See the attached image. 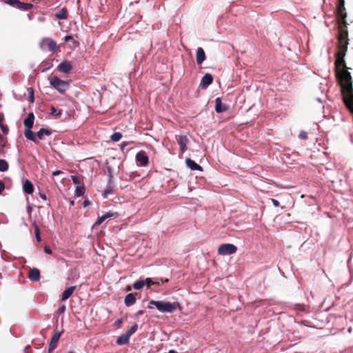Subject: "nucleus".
Here are the masks:
<instances>
[{
  "label": "nucleus",
  "instance_id": "11",
  "mask_svg": "<svg viewBox=\"0 0 353 353\" xmlns=\"http://www.w3.org/2000/svg\"><path fill=\"white\" fill-rule=\"evenodd\" d=\"M213 81V77L210 74H205L201 79L200 86L203 89L207 88Z\"/></svg>",
  "mask_w": 353,
  "mask_h": 353
},
{
  "label": "nucleus",
  "instance_id": "31",
  "mask_svg": "<svg viewBox=\"0 0 353 353\" xmlns=\"http://www.w3.org/2000/svg\"><path fill=\"white\" fill-rule=\"evenodd\" d=\"M137 328H138V325L137 324H134V325H132L130 330H128L125 334H128V336L130 337V336L132 334H133L137 330Z\"/></svg>",
  "mask_w": 353,
  "mask_h": 353
},
{
  "label": "nucleus",
  "instance_id": "49",
  "mask_svg": "<svg viewBox=\"0 0 353 353\" xmlns=\"http://www.w3.org/2000/svg\"><path fill=\"white\" fill-rule=\"evenodd\" d=\"M3 116L1 113H0V125L1 123H3Z\"/></svg>",
  "mask_w": 353,
  "mask_h": 353
},
{
  "label": "nucleus",
  "instance_id": "17",
  "mask_svg": "<svg viewBox=\"0 0 353 353\" xmlns=\"http://www.w3.org/2000/svg\"><path fill=\"white\" fill-rule=\"evenodd\" d=\"M77 288L76 285L70 286L66 290L63 291L61 294V300L65 301L67 300L74 292L75 289Z\"/></svg>",
  "mask_w": 353,
  "mask_h": 353
},
{
  "label": "nucleus",
  "instance_id": "37",
  "mask_svg": "<svg viewBox=\"0 0 353 353\" xmlns=\"http://www.w3.org/2000/svg\"><path fill=\"white\" fill-rule=\"evenodd\" d=\"M72 182L75 184V185H79L81 184V180L79 179V178L77 176H72Z\"/></svg>",
  "mask_w": 353,
  "mask_h": 353
},
{
  "label": "nucleus",
  "instance_id": "36",
  "mask_svg": "<svg viewBox=\"0 0 353 353\" xmlns=\"http://www.w3.org/2000/svg\"><path fill=\"white\" fill-rule=\"evenodd\" d=\"M112 193V189L110 186L107 187L103 191V196L107 197L108 194Z\"/></svg>",
  "mask_w": 353,
  "mask_h": 353
},
{
  "label": "nucleus",
  "instance_id": "26",
  "mask_svg": "<svg viewBox=\"0 0 353 353\" xmlns=\"http://www.w3.org/2000/svg\"><path fill=\"white\" fill-rule=\"evenodd\" d=\"M145 285V280H139L134 283L133 288L136 290L141 289Z\"/></svg>",
  "mask_w": 353,
  "mask_h": 353
},
{
  "label": "nucleus",
  "instance_id": "15",
  "mask_svg": "<svg viewBox=\"0 0 353 353\" xmlns=\"http://www.w3.org/2000/svg\"><path fill=\"white\" fill-rule=\"evenodd\" d=\"M169 281L168 279H157L156 281H152L151 278H147L145 279V285L149 288L152 285H159L161 283H168Z\"/></svg>",
  "mask_w": 353,
  "mask_h": 353
},
{
  "label": "nucleus",
  "instance_id": "10",
  "mask_svg": "<svg viewBox=\"0 0 353 353\" xmlns=\"http://www.w3.org/2000/svg\"><path fill=\"white\" fill-rule=\"evenodd\" d=\"M72 68V64L68 61L61 62L58 66L57 69L59 71L63 73H69Z\"/></svg>",
  "mask_w": 353,
  "mask_h": 353
},
{
  "label": "nucleus",
  "instance_id": "4",
  "mask_svg": "<svg viewBox=\"0 0 353 353\" xmlns=\"http://www.w3.org/2000/svg\"><path fill=\"white\" fill-rule=\"evenodd\" d=\"M49 80L50 86L61 94H64L69 88L70 83L68 81L62 80L56 76L50 77Z\"/></svg>",
  "mask_w": 353,
  "mask_h": 353
},
{
  "label": "nucleus",
  "instance_id": "38",
  "mask_svg": "<svg viewBox=\"0 0 353 353\" xmlns=\"http://www.w3.org/2000/svg\"><path fill=\"white\" fill-rule=\"evenodd\" d=\"M0 128L2 130V132H3V134H6L8 133L9 129L6 125L1 123L0 125Z\"/></svg>",
  "mask_w": 353,
  "mask_h": 353
},
{
  "label": "nucleus",
  "instance_id": "41",
  "mask_svg": "<svg viewBox=\"0 0 353 353\" xmlns=\"http://www.w3.org/2000/svg\"><path fill=\"white\" fill-rule=\"evenodd\" d=\"M123 323V319H118L115 323H114V325L117 327H120L121 326Z\"/></svg>",
  "mask_w": 353,
  "mask_h": 353
},
{
  "label": "nucleus",
  "instance_id": "40",
  "mask_svg": "<svg viewBox=\"0 0 353 353\" xmlns=\"http://www.w3.org/2000/svg\"><path fill=\"white\" fill-rule=\"evenodd\" d=\"M299 138L303 140H305L307 139V134L306 132L301 131L299 135Z\"/></svg>",
  "mask_w": 353,
  "mask_h": 353
},
{
  "label": "nucleus",
  "instance_id": "3",
  "mask_svg": "<svg viewBox=\"0 0 353 353\" xmlns=\"http://www.w3.org/2000/svg\"><path fill=\"white\" fill-rule=\"evenodd\" d=\"M34 121V115L33 112H30L28 114V117L24 119L23 124L26 127L24 131V135L26 138L30 141H33L35 143H38L37 139L34 135V132L32 131V128L33 127Z\"/></svg>",
  "mask_w": 353,
  "mask_h": 353
},
{
  "label": "nucleus",
  "instance_id": "9",
  "mask_svg": "<svg viewBox=\"0 0 353 353\" xmlns=\"http://www.w3.org/2000/svg\"><path fill=\"white\" fill-rule=\"evenodd\" d=\"M136 160L143 166L148 164V157L144 151H140L136 154Z\"/></svg>",
  "mask_w": 353,
  "mask_h": 353
},
{
  "label": "nucleus",
  "instance_id": "7",
  "mask_svg": "<svg viewBox=\"0 0 353 353\" xmlns=\"http://www.w3.org/2000/svg\"><path fill=\"white\" fill-rule=\"evenodd\" d=\"M62 332H56L52 336L50 343L49 344L48 352L52 353L54 349L57 347L59 339Z\"/></svg>",
  "mask_w": 353,
  "mask_h": 353
},
{
  "label": "nucleus",
  "instance_id": "43",
  "mask_svg": "<svg viewBox=\"0 0 353 353\" xmlns=\"http://www.w3.org/2000/svg\"><path fill=\"white\" fill-rule=\"evenodd\" d=\"M4 189H5L4 183L1 181H0V194L2 193V192L4 190Z\"/></svg>",
  "mask_w": 353,
  "mask_h": 353
},
{
  "label": "nucleus",
  "instance_id": "24",
  "mask_svg": "<svg viewBox=\"0 0 353 353\" xmlns=\"http://www.w3.org/2000/svg\"><path fill=\"white\" fill-rule=\"evenodd\" d=\"M33 7L32 4L28 3H23L19 1V3H17V5L16 6L17 8L23 10V11H28L32 9Z\"/></svg>",
  "mask_w": 353,
  "mask_h": 353
},
{
  "label": "nucleus",
  "instance_id": "8",
  "mask_svg": "<svg viewBox=\"0 0 353 353\" xmlns=\"http://www.w3.org/2000/svg\"><path fill=\"white\" fill-rule=\"evenodd\" d=\"M42 44L47 46L48 49L52 52H55L58 48L57 43L50 38H44L42 40Z\"/></svg>",
  "mask_w": 353,
  "mask_h": 353
},
{
  "label": "nucleus",
  "instance_id": "52",
  "mask_svg": "<svg viewBox=\"0 0 353 353\" xmlns=\"http://www.w3.org/2000/svg\"><path fill=\"white\" fill-rule=\"evenodd\" d=\"M68 353H75V352H72V351H70V352H68Z\"/></svg>",
  "mask_w": 353,
  "mask_h": 353
},
{
  "label": "nucleus",
  "instance_id": "47",
  "mask_svg": "<svg viewBox=\"0 0 353 353\" xmlns=\"http://www.w3.org/2000/svg\"><path fill=\"white\" fill-rule=\"evenodd\" d=\"M89 204H90V201H89L88 200H85V201H83V206H84V207H86V206H87V205H88Z\"/></svg>",
  "mask_w": 353,
  "mask_h": 353
},
{
  "label": "nucleus",
  "instance_id": "1",
  "mask_svg": "<svg viewBox=\"0 0 353 353\" xmlns=\"http://www.w3.org/2000/svg\"><path fill=\"white\" fill-rule=\"evenodd\" d=\"M336 16L339 24L338 52L334 62L336 77L341 85L343 101L347 108L353 114V88L352 79L349 68L344 60L349 44L347 30L345 0H339L336 8Z\"/></svg>",
  "mask_w": 353,
  "mask_h": 353
},
{
  "label": "nucleus",
  "instance_id": "32",
  "mask_svg": "<svg viewBox=\"0 0 353 353\" xmlns=\"http://www.w3.org/2000/svg\"><path fill=\"white\" fill-rule=\"evenodd\" d=\"M50 114L56 116V117H60V116L61 115V110H60L57 112V109L54 106H51Z\"/></svg>",
  "mask_w": 353,
  "mask_h": 353
},
{
  "label": "nucleus",
  "instance_id": "19",
  "mask_svg": "<svg viewBox=\"0 0 353 353\" xmlns=\"http://www.w3.org/2000/svg\"><path fill=\"white\" fill-rule=\"evenodd\" d=\"M136 302L135 294L130 293L128 294L124 299V303L126 306L130 307L134 305Z\"/></svg>",
  "mask_w": 353,
  "mask_h": 353
},
{
  "label": "nucleus",
  "instance_id": "51",
  "mask_svg": "<svg viewBox=\"0 0 353 353\" xmlns=\"http://www.w3.org/2000/svg\"><path fill=\"white\" fill-rule=\"evenodd\" d=\"M126 290L127 291H130L131 290V288L130 286H128Z\"/></svg>",
  "mask_w": 353,
  "mask_h": 353
},
{
  "label": "nucleus",
  "instance_id": "35",
  "mask_svg": "<svg viewBox=\"0 0 353 353\" xmlns=\"http://www.w3.org/2000/svg\"><path fill=\"white\" fill-rule=\"evenodd\" d=\"M5 3L12 7L16 8L17 3H19V0H6Z\"/></svg>",
  "mask_w": 353,
  "mask_h": 353
},
{
  "label": "nucleus",
  "instance_id": "22",
  "mask_svg": "<svg viewBox=\"0 0 353 353\" xmlns=\"http://www.w3.org/2000/svg\"><path fill=\"white\" fill-rule=\"evenodd\" d=\"M114 216V213L112 212H107L104 215L99 217L95 221L94 226H98L101 225L105 219L108 218H112Z\"/></svg>",
  "mask_w": 353,
  "mask_h": 353
},
{
  "label": "nucleus",
  "instance_id": "18",
  "mask_svg": "<svg viewBox=\"0 0 353 353\" xmlns=\"http://www.w3.org/2000/svg\"><path fill=\"white\" fill-rule=\"evenodd\" d=\"M54 17L58 19H67L68 11L66 8H62L54 14Z\"/></svg>",
  "mask_w": 353,
  "mask_h": 353
},
{
  "label": "nucleus",
  "instance_id": "25",
  "mask_svg": "<svg viewBox=\"0 0 353 353\" xmlns=\"http://www.w3.org/2000/svg\"><path fill=\"white\" fill-rule=\"evenodd\" d=\"M32 225L34 226V235H35V238L37 241V242H41V236H40V230H39V226L37 225V224L36 223V222H33L32 223Z\"/></svg>",
  "mask_w": 353,
  "mask_h": 353
},
{
  "label": "nucleus",
  "instance_id": "53",
  "mask_svg": "<svg viewBox=\"0 0 353 353\" xmlns=\"http://www.w3.org/2000/svg\"><path fill=\"white\" fill-rule=\"evenodd\" d=\"M70 204H71V205H73V204H74V201H71V202H70Z\"/></svg>",
  "mask_w": 353,
  "mask_h": 353
},
{
  "label": "nucleus",
  "instance_id": "29",
  "mask_svg": "<svg viewBox=\"0 0 353 353\" xmlns=\"http://www.w3.org/2000/svg\"><path fill=\"white\" fill-rule=\"evenodd\" d=\"M122 137V134L120 132H114L112 134L110 137V139L112 141L117 142L119 141Z\"/></svg>",
  "mask_w": 353,
  "mask_h": 353
},
{
  "label": "nucleus",
  "instance_id": "44",
  "mask_svg": "<svg viewBox=\"0 0 353 353\" xmlns=\"http://www.w3.org/2000/svg\"><path fill=\"white\" fill-rule=\"evenodd\" d=\"M44 251L47 254H51L52 253V250L50 247L48 246H45L44 248Z\"/></svg>",
  "mask_w": 353,
  "mask_h": 353
},
{
  "label": "nucleus",
  "instance_id": "13",
  "mask_svg": "<svg viewBox=\"0 0 353 353\" xmlns=\"http://www.w3.org/2000/svg\"><path fill=\"white\" fill-rule=\"evenodd\" d=\"M40 271L37 268H32L28 272V278L32 281H38L40 279Z\"/></svg>",
  "mask_w": 353,
  "mask_h": 353
},
{
  "label": "nucleus",
  "instance_id": "34",
  "mask_svg": "<svg viewBox=\"0 0 353 353\" xmlns=\"http://www.w3.org/2000/svg\"><path fill=\"white\" fill-rule=\"evenodd\" d=\"M29 92V101L30 103H33L34 101V90L32 88L28 89Z\"/></svg>",
  "mask_w": 353,
  "mask_h": 353
},
{
  "label": "nucleus",
  "instance_id": "48",
  "mask_svg": "<svg viewBox=\"0 0 353 353\" xmlns=\"http://www.w3.org/2000/svg\"><path fill=\"white\" fill-rule=\"evenodd\" d=\"M61 172V171H60V170H57V171H54V172H52V175H53V176H56V175L59 174Z\"/></svg>",
  "mask_w": 353,
  "mask_h": 353
},
{
  "label": "nucleus",
  "instance_id": "2",
  "mask_svg": "<svg viewBox=\"0 0 353 353\" xmlns=\"http://www.w3.org/2000/svg\"><path fill=\"white\" fill-rule=\"evenodd\" d=\"M153 306H155L161 312L171 313L174 312L177 307H180V304L178 303H170L152 300L149 303L148 307L153 308Z\"/></svg>",
  "mask_w": 353,
  "mask_h": 353
},
{
  "label": "nucleus",
  "instance_id": "28",
  "mask_svg": "<svg viewBox=\"0 0 353 353\" xmlns=\"http://www.w3.org/2000/svg\"><path fill=\"white\" fill-rule=\"evenodd\" d=\"M65 42H69L72 41L74 46L77 47L79 45V43L73 39V37L72 35H67L64 37Z\"/></svg>",
  "mask_w": 353,
  "mask_h": 353
},
{
  "label": "nucleus",
  "instance_id": "23",
  "mask_svg": "<svg viewBox=\"0 0 353 353\" xmlns=\"http://www.w3.org/2000/svg\"><path fill=\"white\" fill-rule=\"evenodd\" d=\"M129 339L130 337L128 336V334L125 333L117 338V343L119 345H126L129 343Z\"/></svg>",
  "mask_w": 353,
  "mask_h": 353
},
{
  "label": "nucleus",
  "instance_id": "5",
  "mask_svg": "<svg viewBox=\"0 0 353 353\" xmlns=\"http://www.w3.org/2000/svg\"><path fill=\"white\" fill-rule=\"evenodd\" d=\"M237 250V248L234 244L223 243L221 244L217 250L219 255H230L234 254Z\"/></svg>",
  "mask_w": 353,
  "mask_h": 353
},
{
  "label": "nucleus",
  "instance_id": "14",
  "mask_svg": "<svg viewBox=\"0 0 353 353\" xmlns=\"http://www.w3.org/2000/svg\"><path fill=\"white\" fill-rule=\"evenodd\" d=\"M205 53L203 49L201 47L196 50V60L198 65H201L205 59Z\"/></svg>",
  "mask_w": 353,
  "mask_h": 353
},
{
  "label": "nucleus",
  "instance_id": "33",
  "mask_svg": "<svg viewBox=\"0 0 353 353\" xmlns=\"http://www.w3.org/2000/svg\"><path fill=\"white\" fill-rule=\"evenodd\" d=\"M6 142V139L0 134V152L3 151Z\"/></svg>",
  "mask_w": 353,
  "mask_h": 353
},
{
  "label": "nucleus",
  "instance_id": "20",
  "mask_svg": "<svg viewBox=\"0 0 353 353\" xmlns=\"http://www.w3.org/2000/svg\"><path fill=\"white\" fill-rule=\"evenodd\" d=\"M185 163L187 166L190 168L192 170H202L201 166L195 163L193 160L190 159H187L185 160Z\"/></svg>",
  "mask_w": 353,
  "mask_h": 353
},
{
  "label": "nucleus",
  "instance_id": "21",
  "mask_svg": "<svg viewBox=\"0 0 353 353\" xmlns=\"http://www.w3.org/2000/svg\"><path fill=\"white\" fill-rule=\"evenodd\" d=\"M23 190L26 194H32L34 192V186L32 182L26 180L23 183Z\"/></svg>",
  "mask_w": 353,
  "mask_h": 353
},
{
  "label": "nucleus",
  "instance_id": "42",
  "mask_svg": "<svg viewBox=\"0 0 353 353\" xmlns=\"http://www.w3.org/2000/svg\"><path fill=\"white\" fill-rule=\"evenodd\" d=\"M270 201L275 207L279 206V202L277 200L274 199H270Z\"/></svg>",
  "mask_w": 353,
  "mask_h": 353
},
{
  "label": "nucleus",
  "instance_id": "12",
  "mask_svg": "<svg viewBox=\"0 0 353 353\" xmlns=\"http://www.w3.org/2000/svg\"><path fill=\"white\" fill-rule=\"evenodd\" d=\"M215 111L217 113L224 112L228 110L226 105L222 103L221 98L218 97L215 99Z\"/></svg>",
  "mask_w": 353,
  "mask_h": 353
},
{
  "label": "nucleus",
  "instance_id": "27",
  "mask_svg": "<svg viewBox=\"0 0 353 353\" xmlns=\"http://www.w3.org/2000/svg\"><path fill=\"white\" fill-rule=\"evenodd\" d=\"M8 162L4 159H0V171L1 172H5L8 170Z\"/></svg>",
  "mask_w": 353,
  "mask_h": 353
},
{
  "label": "nucleus",
  "instance_id": "39",
  "mask_svg": "<svg viewBox=\"0 0 353 353\" xmlns=\"http://www.w3.org/2000/svg\"><path fill=\"white\" fill-rule=\"evenodd\" d=\"M65 310H66L65 305H62L61 306H60L59 307V309L57 310V314H61L64 313Z\"/></svg>",
  "mask_w": 353,
  "mask_h": 353
},
{
  "label": "nucleus",
  "instance_id": "45",
  "mask_svg": "<svg viewBox=\"0 0 353 353\" xmlns=\"http://www.w3.org/2000/svg\"><path fill=\"white\" fill-rule=\"evenodd\" d=\"M39 196H40V197H41L43 200H46V199H47V196H46V194H44V193L39 192Z\"/></svg>",
  "mask_w": 353,
  "mask_h": 353
},
{
  "label": "nucleus",
  "instance_id": "16",
  "mask_svg": "<svg viewBox=\"0 0 353 353\" xmlns=\"http://www.w3.org/2000/svg\"><path fill=\"white\" fill-rule=\"evenodd\" d=\"M51 134L52 131L46 128H41L34 135L36 136L37 141L39 142V139L42 140L44 136H50Z\"/></svg>",
  "mask_w": 353,
  "mask_h": 353
},
{
  "label": "nucleus",
  "instance_id": "46",
  "mask_svg": "<svg viewBox=\"0 0 353 353\" xmlns=\"http://www.w3.org/2000/svg\"><path fill=\"white\" fill-rule=\"evenodd\" d=\"M143 314V310H139L138 312H136L135 316L137 317H139Z\"/></svg>",
  "mask_w": 353,
  "mask_h": 353
},
{
  "label": "nucleus",
  "instance_id": "6",
  "mask_svg": "<svg viewBox=\"0 0 353 353\" xmlns=\"http://www.w3.org/2000/svg\"><path fill=\"white\" fill-rule=\"evenodd\" d=\"M178 144L180 147L181 154L184 153L188 148L187 144L189 142V139L186 135H179L176 137Z\"/></svg>",
  "mask_w": 353,
  "mask_h": 353
},
{
  "label": "nucleus",
  "instance_id": "50",
  "mask_svg": "<svg viewBox=\"0 0 353 353\" xmlns=\"http://www.w3.org/2000/svg\"><path fill=\"white\" fill-rule=\"evenodd\" d=\"M168 353H177L175 350H171L168 352Z\"/></svg>",
  "mask_w": 353,
  "mask_h": 353
},
{
  "label": "nucleus",
  "instance_id": "30",
  "mask_svg": "<svg viewBox=\"0 0 353 353\" xmlns=\"http://www.w3.org/2000/svg\"><path fill=\"white\" fill-rule=\"evenodd\" d=\"M75 194L77 196H81L84 194V187L78 185L75 190Z\"/></svg>",
  "mask_w": 353,
  "mask_h": 353
}]
</instances>
